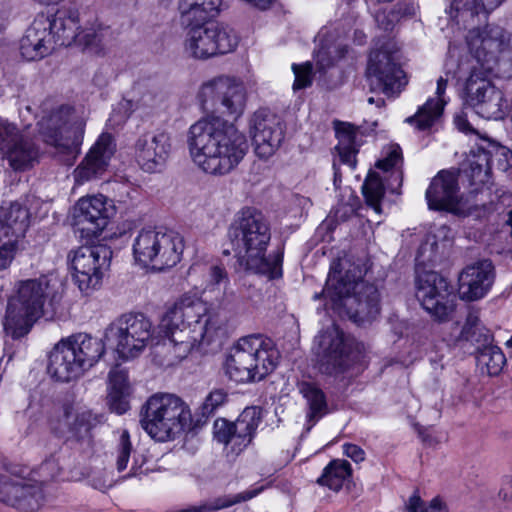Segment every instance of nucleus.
<instances>
[{"instance_id": "f257e3e1", "label": "nucleus", "mask_w": 512, "mask_h": 512, "mask_svg": "<svg viewBox=\"0 0 512 512\" xmlns=\"http://www.w3.org/2000/svg\"><path fill=\"white\" fill-rule=\"evenodd\" d=\"M187 145L193 163L211 175H226L244 159L249 145L233 123L211 114L192 124Z\"/></svg>"}, {"instance_id": "f03ea898", "label": "nucleus", "mask_w": 512, "mask_h": 512, "mask_svg": "<svg viewBox=\"0 0 512 512\" xmlns=\"http://www.w3.org/2000/svg\"><path fill=\"white\" fill-rule=\"evenodd\" d=\"M160 328L165 333L163 344L172 348L175 359L182 360L193 348L213 340L221 320L197 295L185 293L167 309Z\"/></svg>"}, {"instance_id": "7ed1b4c3", "label": "nucleus", "mask_w": 512, "mask_h": 512, "mask_svg": "<svg viewBox=\"0 0 512 512\" xmlns=\"http://www.w3.org/2000/svg\"><path fill=\"white\" fill-rule=\"evenodd\" d=\"M228 237L237 257V262L245 271L260 274L269 279L282 275V254L266 256L271 240L270 224L261 212L243 209L232 222Z\"/></svg>"}, {"instance_id": "20e7f679", "label": "nucleus", "mask_w": 512, "mask_h": 512, "mask_svg": "<svg viewBox=\"0 0 512 512\" xmlns=\"http://www.w3.org/2000/svg\"><path fill=\"white\" fill-rule=\"evenodd\" d=\"M334 309L343 308L348 317L363 324L377 317L380 312V295L375 285L362 280L359 268L341 271L331 269L321 294Z\"/></svg>"}, {"instance_id": "39448f33", "label": "nucleus", "mask_w": 512, "mask_h": 512, "mask_svg": "<svg viewBox=\"0 0 512 512\" xmlns=\"http://www.w3.org/2000/svg\"><path fill=\"white\" fill-rule=\"evenodd\" d=\"M55 277L41 276L20 281L15 294L9 299L4 331L13 339L29 333L34 323L43 316L58 296Z\"/></svg>"}, {"instance_id": "423d86ee", "label": "nucleus", "mask_w": 512, "mask_h": 512, "mask_svg": "<svg viewBox=\"0 0 512 512\" xmlns=\"http://www.w3.org/2000/svg\"><path fill=\"white\" fill-rule=\"evenodd\" d=\"M62 470L57 454L47 457L39 466L41 480L18 466L0 470V502L25 512L40 509L46 501L44 482L57 477Z\"/></svg>"}, {"instance_id": "0eeeda50", "label": "nucleus", "mask_w": 512, "mask_h": 512, "mask_svg": "<svg viewBox=\"0 0 512 512\" xmlns=\"http://www.w3.org/2000/svg\"><path fill=\"white\" fill-rule=\"evenodd\" d=\"M279 353L270 339L263 335L240 338L230 349L225 361V373L237 383L262 380L278 363Z\"/></svg>"}, {"instance_id": "6e6552de", "label": "nucleus", "mask_w": 512, "mask_h": 512, "mask_svg": "<svg viewBox=\"0 0 512 512\" xmlns=\"http://www.w3.org/2000/svg\"><path fill=\"white\" fill-rule=\"evenodd\" d=\"M105 344L86 333L60 340L49 354L47 370L52 378L69 382L81 377L103 356Z\"/></svg>"}, {"instance_id": "1a4fd4ad", "label": "nucleus", "mask_w": 512, "mask_h": 512, "mask_svg": "<svg viewBox=\"0 0 512 512\" xmlns=\"http://www.w3.org/2000/svg\"><path fill=\"white\" fill-rule=\"evenodd\" d=\"M190 422L189 407L173 394H154L148 398L141 410L142 428L159 442L174 439Z\"/></svg>"}, {"instance_id": "9d476101", "label": "nucleus", "mask_w": 512, "mask_h": 512, "mask_svg": "<svg viewBox=\"0 0 512 512\" xmlns=\"http://www.w3.org/2000/svg\"><path fill=\"white\" fill-rule=\"evenodd\" d=\"M183 251V237L172 230L142 229L132 243L135 262L154 271L174 267L180 262Z\"/></svg>"}, {"instance_id": "9b49d317", "label": "nucleus", "mask_w": 512, "mask_h": 512, "mask_svg": "<svg viewBox=\"0 0 512 512\" xmlns=\"http://www.w3.org/2000/svg\"><path fill=\"white\" fill-rule=\"evenodd\" d=\"M44 141L53 146L63 161L72 165L83 142L84 122L71 107L60 105L44 114L39 121Z\"/></svg>"}, {"instance_id": "f8f14e48", "label": "nucleus", "mask_w": 512, "mask_h": 512, "mask_svg": "<svg viewBox=\"0 0 512 512\" xmlns=\"http://www.w3.org/2000/svg\"><path fill=\"white\" fill-rule=\"evenodd\" d=\"M457 25L468 29L466 43L474 60L470 65V71L476 66L480 74L493 73L496 76L505 74V66L509 58V41L506 40L503 29L495 25H486L484 28L475 27L477 23L467 26Z\"/></svg>"}, {"instance_id": "ddd939ff", "label": "nucleus", "mask_w": 512, "mask_h": 512, "mask_svg": "<svg viewBox=\"0 0 512 512\" xmlns=\"http://www.w3.org/2000/svg\"><path fill=\"white\" fill-rule=\"evenodd\" d=\"M209 23H181L184 29L182 52L187 58L207 60L236 49L238 37L231 28Z\"/></svg>"}, {"instance_id": "4468645a", "label": "nucleus", "mask_w": 512, "mask_h": 512, "mask_svg": "<svg viewBox=\"0 0 512 512\" xmlns=\"http://www.w3.org/2000/svg\"><path fill=\"white\" fill-rule=\"evenodd\" d=\"M104 340L119 358L133 359L153 344V325L141 313L124 314L106 328Z\"/></svg>"}, {"instance_id": "2eb2a0df", "label": "nucleus", "mask_w": 512, "mask_h": 512, "mask_svg": "<svg viewBox=\"0 0 512 512\" xmlns=\"http://www.w3.org/2000/svg\"><path fill=\"white\" fill-rule=\"evenodd\" d=\"M421 246L416 257V297L422 307L436 320L447 321L454 312L456 294L453 287L442 275L435 271H420L422 251Z\"/></svg>"}, {"instance_id": "dca6fc26", "label": "nucleus", "mask_w": 512, "mask_h": 512, "mask_svg": "<svg viewBox=\"0 0 512 512\" xmlns=\"http://www.w3.org/2000/svg\"><path fill=\"white\" fill-rule=\"evenodd\" d=\"M383 153V158L376 163L380 172H370L362 185L366 203L378 214L381 213V201L385 190L399 194L403 182V157L400 146L391 144Z\"/></svg>"}, {"instance_id": "f3484780", "label": "nucleus", "mask_w": 512, "mask_h": 512, "mask_svg": "<svg viewBox=\"0 0 512 512\" xmlns=\"http://www.w3.org/2000/svg\"><path fill=\"white\" fill-rule=\"evenodd\" d=\"M98 422L92 411L74 401L55 406L47 419L49 431L66 443H89Z\"/></svg>"}, {"instance_id": "a211bd4d", "label": "nucleus", "mask_w": 512, "mask_h": 512, "mask_svg": "<svg viewBox=\"0 0 512 512\" xmlns=\"http://www.w3.org/2000/svg\"><path fill=\"white\" fill-rule=\"evenodd\" d=\"M197 99L204 111L219 112L234 118L242 115L246 105V89L234 78L219 76L204 82Z\"/></svg>"}, {"instance_id": "6ab92c4d", "label": "nucleus", "mask_w": 512, "mask_h": 512, "mask_svg": "<svg viewBox=\"0 0 512 512\" xmlns=\"http://www.w3.org/2000/svg\"><path fill=\"white\" fill-rule=\"evenodd\" d=\"M111 258L112 250L104 244L81 246L69 253L72 277L81 292L89 294L101 286Z\"/></svg>"}, {"instance_id": "aec40b11", "label": "nucleus", "mask_w": 512, "mask_h": 512, "mask_svg": "<svg viewBox=\"0 0 512 512\" xmlns=\"http://www.w3.org/2000/svg\"><path fill=\"white\" fill-rule=\"evenodd\" d=\"M30 224V213L20 201L0 206V271L8 269Z\"/></svg>"}, {"instance_id": "412c9836", "label": "nucleus", "mask_w": 512, "mask_h": 512, "mask_svg": "<svg viewBox=\"0 0 512 512\" xmlns=\"http://www.w3.org/2000/svg\"><path fill=\"white\" fill-rule=\"evenodd\" d=\"M487 75L478 73L477 67H473L465 84V104L484 119L499 120L505 115L504 94L487 79Z\"/></svg>"}, {"instance_id": "4be33fe9", "label": "nucleus", "mask_w": 512, "mask_h": 512, "mask_svg": "<svg viewBox=\"0 0 512 512\" xmlns=\"http://www.w3.org/2000/svg\"><path fill=\"white\" fill-rule=\"evenodd\" d=\"M319 368L323 373L336 375L344 372L351 364V344L348 337L335 324L330 325L316 336Z\"/></svg>"}, {"instance_id": "5701e85b", "label": "nucleus", "mask_w": 512, "mask_h": 512, "mask_svg": "<svg viewBox=\"0 0 512 512\" xmlns=\"http://www.w3.org/2000/svg\"><path fill=\"white\" fill-rule=\"evenodd\" d=\"M260 422V409L247 407L233 423L225 419L216 420L213 427L214 438L238 454L250 444Z\"/></svg>"}, {"instance_id": "b1692460", "label": "nucleus", "mask_w": 512, "mask_h": 512, "mask_svg": "<svg viewBox=\"0 0 512 512\" xmlns=\"http://www.w3.org/2000/svg\"><path fill=\"white\" fill-rule=\"evenodd\" d=\"M0 151L16 171L31 168L38 158V149L13 123L0 118Z\"/></svg>"}, {"instance_id": "393cba45", "label": "nucleus", "mask_w": 512, "mask_h": 512, "mask_svg": "<svg viewBox=\"0 0 512 512\" xmlns=\"http://www.w3.org/2000/svg\"><path fill=\"white\" fill-rule=\"evenodd\" d=\"M367 77L374 90L382 91L387 96L398 94L406 84L404 71L394 55L384 49L371 51Z\"/></svg>"}, {"instance_id": "a878e982", "label": "nucleus", "mask_w": 512, "mask_h": 512, "mask_svg": "<svg viewBox=\"0 0 512 512\" xmlns=\"http://www.w3.org/2000/svg\"><path fill=\"white\" fill-rule=\"evenodd\" d=\"M367 77L374 90L382 91L387 96L398 94L406 84L404 71L394 55L384 49L371 51Z\"/></svg>"}, {"instance_id": "bb28decb", "label": "nucleus", "mask_w": 512, "mask_h": 512, "mask_svg": "<svg viewBox=\"0 0 512 512\" xmlns=\"http://www.w3.org/2000/svg\"><path fill=\"white\" fill-rule=\"evenodd\" d=\"M172 148V137L169 132H148L141 135L134 144L135 160L145 172H158L165 166Z\"/></svg>"}, {"instance_id": "cd10ccee", "label": "nucleus", "mask_w": 512, "mask_h": 512, "mask_svg": "<svg viewBox=\"0 0 512 512\" xmlns=\"http://www.w3.org/2000/svg\"><path fill=\"white\" fill-rule=\"evenodd\" d=\"M284 124L275 114L258 110L251 120V134L255 153L268 159L278 150L284 139Z\"/></svg>"}, {"instance_id": "c85d7f7f", "label": "nucleus", "mask_w": 512, "mask_h": 512, "mask_svg": "<svg viewBox=\"0 0 512 512\" xmlns=\"http://www.w3.org/2000/svg\"><path fill=\"white\" fill-rule=\"evenodd\" d=\"M56 46L48 14H37L21 39V55L28 61L39 60L49 55Z\"/></svg>"}, {"instance_id": "c756f323", "label": "nucleus", "mask_w": 512, "mask_h": 512, "mask_svg": "<svg viewBox=\"0 0 512 512\" xmlns=\"http://www.w3.org/2000/svg\"><path fill=\"white\" fill-rule=\"evenodd\" d=\"M107 198L102 195L82 197L74 207V225L87 237L98 236L108 224Z\"/></svg>"}, {"instance_id": "7c9ffc66", "label": "nucleus", "mask_w": 512, "mask_h": 512, "mask_svg": "<svg viewBox=\"0 0 512 512\" xmlns=\"http://www.w3.org/2000/svg\"><path fill=\"white\" fill-rule=\"evenodd\" d=\"M494 278V266L490 260H481L468 265L458 278L459 297L466 301L483 298L490 291Z\"/></svg>"}, {"instance_id": "2f4dec72", "label": "nucleus", "mask_w": 512, "mask_h": 512, "mask_svg": "<svg viewBox=\"0 0 512 512\" xmlns=\"http://www.w3.org/2000/svg\"><path fill=\"white\" fill-rule=\"evenodd\" d=\"M114 152L115 144L112 136L107 133L101 134L83 161L74 170L73 175L76 184L82 185L101 177L107 170Z\"/></svg>"}, {"instance_id": "473e14b6", "label": "nucleus", "mask_w": 512, "mask_h": 512, "mask_svg": "<svg viewBox=\"0 0 512 512\" xmlns=\"http://www.w3.org/2000/svg\"><path fill=\"white\" fill-rule=\"evenodd\" d=\"M425 197L430 209L463 212L458 195L457 177L454 173L440 171L432 179Z\"/></svg>"}, {"instance_id": "72a5a7b5", "label": "nucleus", "mask_w": 512, "mask_h": 512, "mask_svg": "<svg viewBox=\"0 0 512 512\" xmlns=\"http://www.w3.org/2000/svg\"><path fill=\"white\" fill-rule=\"evenodd\" d=\"M48 17L58 46L78 44L80 32L85 27L81 24L78 10L61 7L55 13L48 14Z\"/></svg>"}, {"instance_id": "f704fd0d", "label": "nucleus", "mask_w": 512, "mask_h": 512, "mask_svg": "<svg viewBox=\"0 0 512 512\" xmlns=\"http://www.w3.org/2000/svg\"><path fill=\"white\" fill-rule=\"evenodd\" d=\"M450 69L446 72V77H440L437 81L436 98H429L425 104L418 108L417 112L405 119V122L414 126L419 131L429 129L435 121L442 115L447 101L444 98L447 83L450 79Z\"/></svg>"}, {"instance_id": "c9c22d12", "label": "nucleus", "mask_w": 512, "mask_h": 512, "mask_svg": "<svg viewBox=\"0 0 512 512\" xmlns=\"http://www.w3.org/2000/svg\"><path fill=\"white\" fill-rule=\"evenodd\" d=\"M505 0H453L450 16L456 24L474 25L486 20Z\"/></svg>"}, {"instance_id": "e433bc0d", "label": "nucleus", "mask_w": 512, "mask_h": 512, "mask_svg": "<svg viewBox=\"0 0 512 512\" xmlns=\"http://www.w3.org/2000/svg\"><path fill=\"white\" fill-rule=\"evenodd\" d=\"M317 49L314 52L316 65L321 72H325L343 60L349 52L345 43L335 39L327 29H322L316 36Z\"/></svg>"}, {"instance_id": "4c0bfd02", "label": "nucleus", "mask_w": 512, "mask_h": 512, "mask_svg": "<svg viewBox=\"0 0 512 512\" xmlns=\"http://www.w3.org/2000/svg\"><path fill=\"white\" fill-rule=\"evenodd\" d=\"M223 0H178L180 23L211 22L221 12Z\"/></svg>"}, {"instance_id": "58836bf2", "label": "nucleus", "mask_w": 512, "mask_h": 512, "mask_svg": "<svg viewBox=\"0 0 512 512\" xmlns=\"http://www.w3.org/2000/svg\"><path fill=\"white\" fill-rule=\"evenodd\" d=\"M112 41L113 32L111 29L96 21L91 24L85 23L77 45L91 54L101 55L105 53Z\"/></svg>"}, {"instance_id": "ea45409f", "label": "nucleus", "mask_w": 512, "mask_h": 512, "mask_svg": "<svg viewBox=\"0 0 512 512\" xmlns=\"http://www.w3.org/2000/svg\"><path fill=\"white\" fill-rule=\"evenodd\" d=\"M300 393L306 400L308 412L306 415L310 430L323 416L328 413V405L323 391L313 383L303 382L300 386Z\"/></svg>"}, {"instance_id": "a19ab883", "label": "nucleus", "mask_w": 512, "mask_h": 512, "mask_svg": "<svg viewBox=\"0 0 512 512\" xmlns=\"http://www.w3.org/2000/svg\"><path fill=\"white\" fill-rule=\"evenodd\" d=\"M335 131L338 139L336 150L338 151L341 162L353 166L355 164V155L360 146L357 140L359 136L358 129L349 123H339Z\"/></svg>"}, {"instance_id": "79ce46f5", "label": "nucleus", "mask_w": 512, "mask_h": 512, "mask_svg": "<svg viewBox=\"0 0 512 512\" xmlns=\"http://www.w3.org/2000/svg\"><path fill=\"white\" fill-rule=\"evenodd\" d=\"M198 272L204 273L203 293L210 292L218 296L221 293V287L224 289L230 284L228 273L224 267L218 265H202L193 264L189 270V274L193 275Z\"/></svg>"}, {"instance_id": "37998d69", "label": "nucleus", "mask_w": 512, "mask_h": 512, "mask_svg": "<svg viewBox=\"0 0 512 512\" xmlns=\"http://www.w3.org/2000/svg\"><path fill=\"white\" fill-rule=\"evenodd\" d=\"M351 476V465L348 461L336 459L331 461L323 470L317 483L329 489L339 491Z\"/></svg>"}, {"instance_id": "c03bdc74", "label": "nucleus", "mask_w": 512, "mask_h": 512, "mask_svg": "<svg viewBox=\"0 0 512 512\" xmlns=\"http://www.w3.org/2000/svg\"><path fill=\"white\" fill-rule=\"evenodd\" d=\"M264 489V486H253L243 492L234 495H224L217 497L202 504L204 512H213L231 507L235 504L249 501L258 496L262 491H264Z\"/></svg>"}, {"instance_id": "a18cd8bd", "label": "nucleus", "mask_w": 512, "mask_h": 512, "mask_svg": "<svg viewBox=\"0 0 512 512\" xmlns=\"http://www.w3.org/2000/svg\"><path fill=\"white\" fill-rule=\"evenodd\" d=\"M478 363L488 375L496 376L502 371L506 358L499 347L488 345L479 351Z\"/></svg>"}, {"instance_id": "49530a36", "label": "nucleus", "mask_w": 512, "mask_h": 512, "mask_svg": "<svg viewBox=\"0 0 512 512\" xmlns=\"http://www.w3.org/2000/svg\"><path fill=\"white\" fill-rule=\"evenodd\" d=\"M484 141L487 145L481 146L480 149L483 153H487L492 167L496 166L501 171H507L512 167V151L509 148L488 139Z\"/></svg>"}, {"instance_id": "de8ad7c7", "label": "nucleus", "mask_w": 512, "mask_h": 512, "mask_svg": "<svg viewBox=\"0 0 512 512\" xmlns=\"http://www.w3.org/2000/svg\"><path fill=\"white\" fill-rule=\"evenodd\" d=\"M491 168L487 153H483L479 148V154L475 156L474 160L470 161L469 170L466 173L473 185L487 184L490 179Z\"/></svg>"}, {"instance_id": "09e8293b", "label": "nucleus", "mask_w": 512, "mask_h": 512, "mask_svg": "<svg viewBox=\"0 0 512 512\" xmlns=\"http://www.w3.org/2000/svg\"><path fill=\"white\" fill-rule=\"evenodd\" d=\"M133 446L131 443L130 435L127 430H122L119 434L118 442L116 445V468L119 473L125 471L128 467L129 458Z\"/></svg>"}, {"instance_id": "8fccbe9b", "label": "nucleus", "mask_w": 512, "mask_h": 512, "mask_svg": "<svg viewBox=\"0 0 512 512\" xmlns=\"http://www.w3.org/2000/svg\"><path fill=\"white\" fill-rule=\"evenodd\" d=\"M292 70L295 75L293 88L303 89L312 84V64L305 62L303 64H293Z\"/></svg>"}, {"instance_id": "3c124183", "label": "nucleus", "mask_w": 512, "mask_h": 512, "mask_svg": "<svg viewBox=\"0 0 512 512\" xmlns=\"http://www.w3.org/2000/svg\"><path fill=\"white\" fill-rule=\"evenodd\" d=\"M407 512H447V509L444 503L438 498H434L429 505L426 506L419 497L412 496L407 505Z\"/></svg>"}, {"instance_id": "603ef678", "label": "nucleus", "mask_w": 512, "mask_h": 512, "mask_svg": "<svg viewBox=\"0 0 512 512\" xmlns=\"http://www.w3.org/2000/svg\"><path fill=\"white\" fill-rule=\"evenodd\" d=\"M108 391H130L128 373L125 369L118 366L111 369Z\"/></svg>"}, {"instance_id": "864d4df0", "label": "nucleus", "mask_w": 512, "mask_h": 512, "mask_svg": "<svg viewBox=\"0 0 512 512\" xmlns=\"http://www.w3.org/2000/svg\"><path fill=\"white\" fill-rule=\"evenodd\" d=\"M129 395L130 391H108V404L110 409L122 415L129 409Z\"/></svg>"}, {"instance_id": "5fc2aeb1", "label": "nucleus", "mask_w": 512, "mask_h": 512, "mask_svg": "<svg viewBox=\"0 0 512 512\" xmlns=\"http://www.w3.org/2000/svg\"><path fill=\"white\" fill-rule=\"evenodd\" d=\"M226 393L221 390H214L210 392L202 405V414L209 415L213 413L219 406H221L226 401Z\"/></svg>"}, {"instance_id": "6e6d98bb", "label": "nucleus", "mask_w": 512, "mask_h": 512, "mask_svg": "<svg viewBox=\"0 0 512 512\" xmlns=\"http://www.w3.org/2000/svg\"><path fill=\"white\" fill-rule=\"evenodd\" d=\"M163 101V95L155 91H147L139 99L140 105L154 108Z\"/></svg>"}, {"instance_id": "4d7b16f0", "label": "nucleus", "mask_w": 512, "mask_h": 512, "mask_svg": "<svg viewBox=\"0 0 512 512\" xmlns=\"http://www.w3.org/2000/svg\"><path fill=\"white\" fill-rule=\"evenodd\" d=\"M454 123L456 128L466 135H479L478 131L471 126L464 114L457 115L454 119Z\"/></svg>"}, {"instance_id": "13d9d810", "label": "nucleus", "mask_w": 512, "mask_h": 512, "mask_svg": "<svg viewBox=\"0 0 512 512\" xmlns=\"http://www.w3.org/2000/svg\"><path fill=\"white\" fill-rule=\"evenodd\" d=\"M498 495L504 502L512 501V475H505L502 478L501 488Z\"/></svg>"}, {"instance_id": "bf43d9fd", "label": "nucleus", "mask_w": 512, "mask_h": 512, "mask_svg": "<svg viewBox=\"0 0 512 512\" xmlns=\"http://www.w3.org/2000/svg\"><path fill=\"white\" fill-rule=\"evenodd\" d=\"M344 454L351 458L355 462H361L365 459V452L355 444H344L343 445Z\"/></svg>"}, {"instance_id": "052dcab7", "label": "nucleus", "mask_w": 512, "mask_h": 512, "mask_svg": "<svg viewBox=\"0 0 512 512\" xmlns=\"http://www.w3.org/2000/svg\"><path fill=\"white\" fill-rule=\"evenodd\" d=\"M144 459L139 460L136 456H134V461L129 469V472L123 476V478L129 477H140L143 474H147L149 469H143L142 466L144 464Z\"/></svg>"}, {"instance_id": "680f3d73", "label": "nucleus", "mask_w": 512, "mask_h": 512, "mask_svg": "<svg viewBox=\"0 0 512 512\" xmlns=\"http://www.w3.org/2000/svg\"><path fill=\"white\" fill-rule=\"evenodd\" d=\"M92 485L95 489H98L100 491H105L113 486V480L112 479L101 480V479L94 477L92 479Z\"/></svg>"}, {"instance_id": "e2e57ef3", "label": "nucleus", "mask_w": 512, "mask_h": 512, "mask_svg": "<svg viewBox=\"0 0 512 512\" xmlns=\"http://www.w3.org/2000/svg\"><path fill=\"white\" fill-rule=\"evenodd\" d=\"M36 3L43 5V6H50V5H57L64 0H34Z\"/></svg>"}, {"instance_id": "0e129e2a", "label": "nucleus", "mask_w": 512, "mask_h": 512, "mask_svg": "<svg viewBox=\"0 0 512 512\" xmlns=\"http://www.w3.org/2000/svg\"><path fill=\"white\" fill-rule=\"evenodd\" d=\"M355 37H356V40L358 42V44H362L363 42V39L365 38V35L359 31H356L355 32Z\"/></svg>"}, {"instance_id": "69168bd1", "label": "nucleus", "mask_w": 512, "mask_h": 512, "mask_svg": "<svg viewBox=\"0 0 512 512\" xmlns=\"http://www.w3.org/2000/svg\"><path fill=\"white\" fill-rule=\"evenodd\" d=\"M463 69H464L463 65H459L458 72L453 73L452 78L457 77V78L461 79L462 75H460V73L462 72Z\"/></svg>"}, {"instance_id": "338daca9", "label": "nucleus", "mask_w": 512, "mask_h": 512, "mask_svg": "<svg viewBox=\"0 0 512 512\" xmlns=\"http://www.w3.org/2000/svg\"><path fill=\"white\" fill-rule=\"evenodd\" d=\"M506 345L512 347V336L507 340Z\"/></svg>"}, {"instance_id": "774afa93", "label": "nucleus", "mask_w": 512, "mask_h": 512, "mask_svg": "<svg viewBox=\"0 0 512 512\" xmlns=\"http://www.w3.org/2000/svg\"><path fill=\"white\" fill-rule=\"evenodd\" d=\"M383 28H384L385 30H388V29L390 28V23H388L387 25H384V26H383Z\"/></svg>"}]
</instances>
